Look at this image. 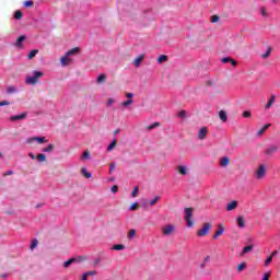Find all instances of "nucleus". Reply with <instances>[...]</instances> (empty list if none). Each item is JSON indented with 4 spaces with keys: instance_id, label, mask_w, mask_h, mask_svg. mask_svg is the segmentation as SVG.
Returning a JSON list of instances; mask_svg holds the SVG:
<instances>
[{
    "instance_id": "obj_57",
    "label": "nucleus",
    "mask_w": 280,
    "mask_h": 280,
    "mask_svg": "<svg viewBox=\"0 0 280 280\" xmlns=\"http://www.w3.org/2000/svg\"><path fill=\"white\" fill-rule=\"evenodd\" d=\"M231 65H232V67H237V61H235V59H231Z\"/></svg>"
},
{
    "instance_id": "obj_17",
    "label": "nucleus",
    "mask_w": 280,
    "mask_h": 280,
    "mask_svg": "<svg viewBox=\"0 0 280 280\" xmlns=\"http://www.w3.org/2000/svg\"><path fill=\"white\" fill-rule=\"evenodd\" d=\"M108 78V75L106 73L101 74L97 79L96 82L98 84H103V82H106V79Z\"/></svg>"
},
{
    "instance_id": "obj_47",
    "label": "nucleus",
    "mask_w": 280,
    "mask_h": 280,
    "mask_svg": "<svg viewBox=\"0 0 280 280\" xmlns=\"http://www.w3.org/2000/svg\"><path fill=\"white\" fill-rule=\"evenodd\" d=\"M82 159H91V153H89V151H84L82 154Z\"/></svg>"
},
{
    "instance_id": "obj_18",
    "label": "nucleus",
    "mask_w": 280,
    "mask_h": 280,
    "mask_svg": "<svg viewBox=\"0 0 280 280\" xmlns=\"http://www.w3.org/2000/svg\"><path fill=\"white\" fill-rule=\"evenodd\" d=\"M81 174L85 178H91V176H92V174L89 172V170H86V167L81 168Z\"/></svg>"
},
{
    "instance_id": "obj_7",
    "label": "nucleus",
    "mask_w": 280,
    "mask_h": 280,
    "mask_svg": "<svg viewBox=\"0 0 280 280\" xmlns=\"http://www.w3.org/2000/svg\"><path fill=\"white\" fill-rule=\"evenodd\" d=\"M60 63L62 65V67H67L71 65V58H69V56L66 55L60 58Z\"/></svg>"
},
{
    "instance_id": "obj_30",
    "label": "nucleus",
    "mask_w": 280,
    "mask_h": 280,
    "mask_svg": "<svg viewBox=\"0 0 280 280\" xmlns=\"http://www.w3.org/2000/svg\"><path fill=\"white\" fill-rule=\"evenodd\" d=\"M14 19L21 21V19H23V12H21V10L15 11Z\"/></svg>"
},
{
    "instance_id": "obj_43",
    "label": "nucleus",
    "mask_w": 280,
    "mask_h": 280,
    "mask_svg": "<svg viewBox=\"0 0 280 280\" xmlns=\"http://www.w3.org/2000/svg\"><path fill=\"white\" fill-rule=\"evenodd\" d=\"M252 113H250V110H245L244 113H243V117H245L246 119H248L249 117H252Z\"/></svg>"
},
{
    "instance_id": "obj_21",
    "label": "nucleus",
    "mask_w": 280,
    "mask_h": 280,
    "mask_svg": "<svg viewBox=\"0 0 280 280\" xmlns=\"http://www.w3.org/2000/svg\"><path fill=\"white\" fill-rule=\"evenodd\" d=\"M178 173L182 174V176H187V167L180 165L178 166Z\"/></svg>"
},
{
    "instance_id": "obj_61",
    "label": "nucleus",
    "mask_w": 280,
    "mask_h": 280,
    "mask_svg": "<svg viewBox=\"0 0 280 280\" xmlns=\"http://www.w3.org/2000/svg\"><path fill=\"white\" fill-rule=\"evenodd\" d=\"M86 279H88L86 275H83L82 280H86Z\"/></svg>"
},
{
    "instance_id": "obj_3",
    "label": "nucleus",
    "mask_w": 280,
    "mask_h": 280,
    "mask_svg": "<svg viewBox=\"0 0 280 280\" xmlns=\"http://www.w3.org/2000/svg\"><path fill=\"white\" fill-rule=\"evenodd\" d=\"M210 229H211V223H203L202 229H200L197 232L198 237H205L206 235H209Z\"/></svg>"
},
{
    "instance_id": "obj_31",
    "label": "nucleus",
    "mask_w": 280,
    "mask_h": 280,
    "mask_svg": "<svg viewBox=\"0 0 280 280\" xmlns=\"http://www.w3.org/2000/svg\"><path fill=\"white\" fill-rule=\"evenodd\" d=\"M159 126H161V122H153L147 127V130H154V128H159Z\"/></svg>"
},
{
    "instance_id": "obj_52",
    "label": "nucleus",
    "mask_w": 280,
    "mask_h": 280,
    "mask_svg": "<svg viewBox=\"0 0 280 280\" xmlns=\"http://www.w3.org/2000/svg\"><path fill=\"white\" fill-rule=\"evenodd\" d=\"M115 167H116L115 163H110V164H109V173H110V174H112V172L115 171Z\"/></svg>"
},
{
    "instance_id": "obj_2",
    "label": "nucleus",
    "mask_w": 280,
    "mask_h": 280,
    "mask_svg": "<svg viewBox=\"0 0 280 280\" xmlns=\"http://www.w3.org/2000/svg\"><path fill=\"white\" fill-rule=\"evenodd\" d=\"M184 213V220L186 221L187 226L191 229V226H194V221L191 220V218H194V208H185Z\"/></svg>"
},
{
    "instance_id": "obj_44",
    "label": "nucleus",
    "mask_w": 280,
    "mask_h": 280,
    "mask_svg": "<svg viewBox=\"0 0 280 280\" xmlns=\"http://www.w3.org/2000/svg\"><path fill=\"white\" fill-rule=\"evenodd\" d=\"M270 264H272V255H270L266 261H265V266H270Z\"/></svg>"
},
{
    "instance_id": "obj_56",
    "label": "nucleus",
    "mask_w": 280,
    "mask_h": 280,
    "mask_svg": "<svg viewBox=\"0 0 280 280\" xmlns=\"http://www.w3.org/2000/svg\"><path fill=\"white\" fill-rule=\"evenodd\" d=\"M261 14L262 16H268V13L266 12V8H261Z\"/></svg>"
},
{
    "instance_id": "obj_45",
    "label": "nucleus",
    "mask_w": 280,
    "mask_h": 280,
    "mask_svg": "<svg viewBox=\"0 0 280 280\" xmlns=\"http://www.w3.org/2000/svg\"><path fill=\"white\" fill-rule=\"evenodd\" d=\"M136 209H139V203L135 202L130 206V211H136Z\"/></svg>"
},
{
    "instance_id": "obj_20",
    "label": "nucleus",
    "mask_w": 280,
    "mask_h": 280,
    "mask_svg": "<svg viewBox=\"0 0 280 280\" xmlns=\"http://www.w3.org/2000/svg\"><path fill=\"white\" fill-rule=\"evenodd\" d=\"M37 161H39V163H45V161H47V155H45L44 153H38Z\"/></svg>"
},
{
    "instance_id": "obj_19",
    "label": "nucleus",
    "mask_w": 280,
    "mask_h": 280,
    "mask_svg": "<svg viewBox=\"0 0 280 280\" xmlns=\"http://www.w3.org/2000/svg\"><path fill=\"white\" fill-rule=\"evenodd\" d=\"M38 55V49H33L28 52V60H32L33 58H36Z\"/></svg>"
},
{
    "instance_id": "obj_59",
    "label": "nucleus",
    "mask_w": 280,
    "mask_h": 280,
    "mask_svg": "<svg viewBox=\"0 0 280 280\" xmlns=\"http://www.w3.org/2000/svg\"><path fill=\"white\" fill-rule=\"evenodd\" d=\"M12 174H14V172L8 171L7 173H4V176H12Z\"/></svg>"
},
{
    "instance_id": "obj_27",
    "label": "nucleus",
    "mask_w": 280,
    "mask_h": 280,
    "mask_svg": "<svg viewBox=\"0 0 280 280\" xmlns=\"http://www.w3.org/2000/svg\"><path fill=\"white\" fill-rule=\"evenodd\" d=\"M268 128H270V124L265 125L260 130H258V136L261 137V135H264Z\"/></svg>"
},
{
    "instance_id": "obj_22",
    "label": "nucleus",
    "mask_w": 280,
    "mask_h": 280,
    "mask_svg": "<svg viewBox=\"0 0 280 280\" xmlns=\"http://www.w3.org/2000/svg\"><path fill=\"white\" fill-rule=\"evenodd\" d=\"M275 95H271L269 102L266 104L265 108L268 109V108H271L272 107V104H275Z\"/></svg>"
},
{
    "instance_id": "obj_60",
    "label": "nucleus",
    "mask_w": 280,
    "mask_h": 280,
    "mask_svg": "<svg viewBox=\"0 0 280 280\" xmlns=\"http://www.w3.org/2000/svg\"><path fill=\"white\" fill-rule=\"evenodd\" d=\"M114 103H115V100H113V98H109L107 102L108 106H110V104H114Z\"/></svg>"
},
{
    "instance_id": "obj_58",
    "label": "nucleus",
    "mask_w": 280,
    "mask_h": 280,
    "mask_svg": "<svg viewBox=\"0 0 280 280\" xmlns=\"http://www.w3.org/2000/svg\"><path fill=\"white\" fill-rule=\"evenodd\" d=\"M28 156L32 159V161H36V155L34 153H30Z\"/></svg>"
},
{
    "instance_id": "obj_51",
    "label": "nucleus",
    "mask_w": 280,
    "mask_h": 280,
    "mask_svg": "<svg viewBox=\"0 0 280 280\" xmlns=\"http://www.w3.org/2000/svg\"><path fill=\"white\" fill-rule=\"evenodd\" d=\"M178 117H187V112L180 110V112L178 113Z\"/></svg>"
},
{
    "instance_id": "obj_34",
    "label": "nucleus",
    "mask_w": 280,
    "mask_h": 280,
    "mask_svg": "<svg viewBox=\"0 0 280 280\" xmlns=\"http://www.w3.org/2000/svg\"><path fill=\"white\" fill-rule=\"evenodd\" d=\"M124 248H126L124 244H117L113 246V250H124Z\"/></svg>"
},
{
    "instance_id": "obj_54",
    "label": "nucleus",
    "mask_w": 280,
    "mask_h": 280,
    "mask_svg": "<svg viewBox=\"0 0 280 280\" xmlns=\"http://www.w3.org/2000/svg\"><path fill=\"white\" fill-rule=\"evenodd\" d=\"M126 97H127L128 100H132V98L135 97V94H133V93H127V94H126Z\"/></svg>"
},
{
    "instance_id": "obj_26",
    "label": "nucleus",
    "mask_w": 280,
    "mask_h": 280,
    "mask_svg": "<svg viewBox=\"0 0 280 280\" xmlns=\"http://www.w3.org/2000/svg\"><path fill=\"white\" fill-rule=\"evenodd\" d=\"M56 145L48 144L46 148L43 149V152H54Z\"/></svg>"
},
{
    "instance_id": "obj_12",
    "label": "nucleus",
    "mask_w": 280,
    "mask_h": 280,
    "mask_svg": "<svg viewBox=\"0 0 280 280\" xmlns=\"http://www.w3.org/2000/svg\"><path fill=\"white\" fill-rule=\"evenodd\" d=\"M80 54V47L72 48L66 52V56H75Z\"/></svg>"
},
{
    "instance_id": "obj_11",
    "label": "nucleus",
    "mask_w": 280,
    "mask_h": 280,
    "mask_svg": "<svg viewBox=\"0 0 280 280\" xmlns=\"http://www.w3.org/2000/svg\"><path fill=\"white\" fill-rule=\"evenodd\" d=\"M164 235H172L174 233V225H167L163 228Z\"/></svg>"
},
{
    "instance_id": "obj_38",
    "label": "nucleus",
    "mask_w": 280,
    "mask_h": 280,
    "mask_svg": "<svg viewBox=\"0 0 280 280\" xmlns=\"http://www.w3.org/2000/svg\"><path fill=\"white\" fill-rule=\"evenodd\" d=\"M33 5H34V1H32V0H26L24 2V8H32Z\"/></svg>"
},
{
    "instance_id": "obj_53",
    "label": "nucleus",
    "mask_w": 280,
    "mask_h": 280,
    "mask_svg": "<svg viewBox=\"0 0 280 280\" xmlns=\"http://www.w3.org/2000/svg\"><path fill=\"white\" fill-rule=\"evenodd\" d=\"M0 106H10V102L2 101V102H0Z\"/></svg>"
},
{
    "instance_id": "obj_8",
    "label": "nucleus",
    "mask_w": 280,
    "mask_h": 280,
    "mask_svg": "<svg viewBox=\"0 0 280 280\" xmlns=\"http://www.w3.org/2000/svg\"><path fill=\"white\" fill-rule=\"evenodd\" d=\"M277 150H279V147L277 145H271L266 150V154L268 156H272V154L277 153Z\"/></svg>"
},
{
    "instance_id": "obj_5",
    "label": "nucleus",
    "mask_w": 280,
    "mask_h": 280,
    "mask_svg": "<svg viewBox=\"0 0 280 280\" xmlns=\"http://www.w3.org/2000/svg\"><path fill=\"white\" fill-rule=\"evenodd\" d=\"M223 233H224V225L222 223H220L218 225V231L213 235V240H218L220 237V235H222Z\"/></svg>"
},
{
    "instance_id": "obj_25",
    "label": "nucleus",
    "mask_w": 280,
    "mask_h": 280,
    "mask_svg": "<svg viewBox=\"0 0 280 280\" xmlns=\"http://www.w3.org/2000/svg\"><path fill=\"white\" fill-rule=\"evenodd\" d=\"M237 222L240 229H244L246 226V223L244 222V217H238Z\"/></svg>"
},
{
    "instance_id": "obj_9",
    "label": "nucleus",
    "mask_w": 280,
    "mask_h": 280,
    "mask_svg": "<svg viewBox=\"0 0 280 280\" xmlns=\"http://www.w3.org/2000/svg\"><path fill=\"white\" fill-rule=\"evenodd\" d=\"M27 117V113H22L20 115L12 116L10 118L11 121H20L21 119H25Z\"/></svg>"
},
{
    "instance_id": "obj_63",
    "label": "nucleus",
    "mask_w": 280,
    "mask_h": 280,
    "mask_svg": "<svg viewBox=\"0 0 280 280\" xmlns=\"http://www.w3.org/2000/svg\"><path fill=\"white\" fill-rule=\"evenodd\" d=\"M118 132H119V129L115 130V131H114V135H117Z\"/></svg>"
},
{
    "instance_id": "obj_37",
    "label": "nucleus",
    "mask_w": 280,
    "mask_h": 280,
    "mask_svg": "<svg viewBox=\"0 0 280 280\" xmlns=\"http://www.w3.org/2000/svg\"><path fill=\"white\" fill-rule=\"evenodd\" d=\"M272 52V48L271 47H269L268 49H267V51H266V54H262V58H264V60H266V58H268L269 56H270V54Z\"/></svg>"
},
{
    "instance_id": "obj_64",
    "label": "nucleus",
    "mask_w": 280,
    "mask_h": 280,
    "mask_svg": "<svg viewBox=\"0 0 280 280\" xmlns=\"http://www.w3.org/2000/svg\"><path fill=\"white\" fill-rule=\"evenodd\" d=\"M206 261H209V256L206 258Z\"/></svg>"
},
{
    "instance_id": "obj_50",
    "label": "nucleus",
    "mask_w": 280,
    "mask_h": 280,
    "mask_svg": "<svg viewBox=\"0 0 280 280\" xmlns=\"http://www.w3.org/2000/svg\"><path fill=\"white\" fill-rule=\"evenodd\" d=\"M232 58L231 57H225V58H222L221 61L226 65V62H231Z\"/></svg>"
},
{
    "instance_id": "obj_29",
    "label": "nucleus",
    "mask_w": 280,
    "mask_h": 280,
    "mask_svg": "<svg viewBox=\"0 0 280 280\" xmlns=\"http://www.w3.org/2000/svg\"><path fill=\"white\" fill-rule=\"evenodd\" d=\"M75 261V258H70L67 261L63 262V268H69V266H71V264H73Z\"/></svg>"
},
{
    "instance_id": "obj_6",
    "label": "nucleus",
    "mask_w": 280,
    "mask_h": 280,
    "mask_svg": "<svg viewBox=\"0 0 280 280\" xmlns=\"http://www.w3.org/2000/svg\"><path fill=\"white\" fill-rule=\"evenodd\" d=\"M207 132H209V129L207 127H202L199 130L198 139H200V140L207 139Z\"/></svg>"
},
{
    "instance_id": "obj_14",
    "label": "nucleus",
    "mask_w": 280,
    "mask_h": 280,
    "mask_svg": "<svg viewBox=\"0 0 280 280\" xmlns=\"http://www.w3.org/2000/svg\"><path fill=\"white\" fill-rule=\"evenodd\" d=\"M219 117H220L221 121H223V124H226V121L229 119V117L226 116V112L220 110L219 112Z\"/></svg>"
},
{
    "instance_id": "obj_33",
    "label": "nucleus",
    "mask_w": 280,
    "mask_h": 280,
    "mask_svg": "<svg viewBox=\"0 0 280 280\" xmlns=\"http://www.w3.org/2000/svg\"><path fill=\"white\" fill-rule=\"evenodd\" d=\"M161 200L160 196H155L151 201H150V206L154 207V205H156V202H159Z\"/></svg>"
},
{
    "instance_id": "obj_23",
    "label": "nucleus",
    "mask_w": 280,
    "mask_h": 280,
    "mask_svg": "<svg viewBox=\"0 0 280 280\" xmlns=\"http://www.w3.org/2000/svg\"><path fill=\"white\" fill-rule=\"evenodd\" d=\"M117 148V140L112 141V143L107 147V152H112V150H115Z\"/></svg>"
},
{
    "instance_id": "obj_48",
    "label": "nucleus",
    "mask_w": 280,
    "mask_h": 280,
    "mask_svg": "<svg viewBox=\"0 0 280 280\" xmlns=\"http://www.w3.org/2000/svg\"><path fill=\"white\" fill-rule=\"evenodd\" d=\"M117 191H119V186H118V185H114V186L112 187V192H113V194H117Z\"/></svg>"
},
{
    "instance_id": "obj_62",
    "label": "nucleus",
    "mask_w": 280,
    "mask_h": 280,
    "mask_svg": "<svg viewBox=\"0 0 280 280\" xmlns=\"http://www.w3.org/2000/svg\"><path fill=\"white\" fill-rule=\"evenodd\" d=\"M277 253H278L277 250L272 252L271 253L272 257H275V255H277Z\"/></svg>"
},
{
    "instance_id": "obj_13",
    "label": "nucleus",
    "mask_w": 280,
    "mask_h": 280,
    "mask_svg": "<svg viewBox=\"0 0 280 280\" xmlns=\"http://www.w3.org/2000/svg\"><path fill=\"white\" fill-rule=\"evenodd\" d=\"M234 209H237V202L235 200L226 206V211H234Z\"/></svg>"
},
{
    "instance_id": "obj_32",
    "label": "nucleus",
    "mask_w": 280,
    "mask_h": 280,
    "mask_svg": "<svg viewBox=\"0 0 280 280\" xmlns=\"http://www.w3.org/2000/svg\"><path fill=\"white\" fill-rule=\"evenodd\" d=\"M139 196V186H136L131 192V198H137Z\"/></svg>"
},
{
    "instance_id": "obj_4",
    "label": "nucleus",
    "mask_w": 280,
    "mask_h": 280,
    "mask_svg": "<svg viewBox=\"0 0 280 280\" xmlns=\"http://www.w3.org/2000/svg\"><path fill=\"white\" fill-rule=\"evenodd\" d=\"M257 178L261 179L266 176V165H260L256 173Z\"/></svg>"
},
{
    "instance_id": "obj_55",
    "label": "nucleus",
    "mask_w": 280,
    "mask_h": 280,
    "mask_svg": "<svg viewBox=\"0 0 280 280\" xmlns=\"http://www.w3.org/2000/svg\"><path fill=\"white\" fill-rule=\"evenodd\" d=\"M262 280H270V273H265L262 276Z\"/></svg>"
},
{
    "instance_id": "obj_24",
    "label": "nucleus",
    "mask_w": 280,
    "mask_h": 280,
    "mask_svg": "<svg viewBox=\"0 0 280 280\" xmlns=\"http://www.w3.org/2000/svg\"><path fill=\"white\" fill-rule=\"evenodd\" d=\"M32 141H38L39 143H45V138L36 137L28 139V143H32Z\"/></svg>"
},
{
    "instance_id": "obj_1",
    "label": "nucleus",
    "mask_w": 280,
    "mask_h": 280,
    "mask_svg": "<svg viewBox=\"0 0 280 280\" xmlns=\"http://www.w3.org/2000/svg\"><path fill=\"white\" fill-rule=\"evenodd\" d=\"M44 73L40 71H33L32 77H26V84H32L33 86H36L38 84L40 78H43Z\"/></svg>"
},
{
    "instance_id": "obj_28",
    "label": "nucleus",
    "mask_w": 280,
    "mask_h": 280,
    "mask_svg": "<svg viewBox=\"0 0 280 280\" xmlns=\"http://www.w3.org/2000/svg\"><path fill=\"white\" fill-rule=\"evenodd\" d=\"M254 246L249 245V246H245L243 248L242 255H246V253H250L253 250Z\"/></svg>"
},
{
    "instance_id": "obj_49",
    "label": "nucleus",
    "mask_w": 280,
    "mask_h": 280,
    "mask_svg": "<svg viewBox=\"0 0 280 280\" xmlns=\"http://www.w3.org/2000/svg\"><path fill=\"white\" fill-rule=\"evenodd\" d=\"M83 275H86V277H93V276L97 275V271H88Z\"/></svg>"
},
{
    "instance_id": "obj_36",
    "label": "nucleus",
    "mask_w": 280,
    "mask_h": 280,
    "mask_svg": "<svg viewBox=\"0 0 280 280\" xmlns=\"http://www.w3.org/2000/svg\"><path fill=\"white\" fill-rule=\"evenodd\" d=\"M242 270H246V262H241L237 267V271L242 272Z\"/></svg>"
},
{
    "instance_id": "obj_46",
    "label": "nucleus",
    "mask_w": 280,
    "mask_h": 280,
    "mask_svg": "<svg viewBox=\"0 0 280 280\" xmlns=\"http://www.w3.org/2000/svg\"><path fill=\"white\" fill-rule=\"evenodd\" d=\"M218 21H220V16L219 15L211 16V23H218Z\"/></svg>"
},
{
    "instance_id": "obj_39",
    "label": "nucleus",
    "mask_w": 280,
    "mask_h": 280,
    "mask_svg": "<svg viewBox=\"0 0 280 280\" xmlns=\"http://www.w3.org/2000/svg\"><path fill=\"white\" fill-rule=\"evenodd\" d=\"M135 235H137V230H130L129 234H128L129 240H132V237H135Z\"/></svg>"
},
{
    "instance_id": "obj_35",
    "label": "nucleus",
    "mask_w": 280,
    "mask_h": 280,
    "mask_svg": "<svg viewBox=\"0 0 280 280\" xmlns=\"http://www.w3.org/2000/svg\"><path fill=\"white\" fill-rule=\"evenodd\" d=\"M7 93L9 95H12V93H16V88H14L13 85H10L8 89H7Z\"/></svg>"
},
{
    "instance_id": "obj_15",
    "label": "nucleus",
    "mask_w": 280,
    "mask_h": 280,
    "mask_svg": "<svg viewBox=\"0 0 280 280\" xmlns=\"http://www.w3.org/2000/svg\"><path fill=\"white\" fill-rule=\"evenodd\" d=\"M143 58H145L144 55H140L138 58H136V59L133 60L135 67H139V66L141 65V62H143Z\"/></svg>"
},
{
    "instance_id": "obj_41",
    "label": "nucleus",
    "mask_w": 280,
    "mask_h": 280,
    "mask_svg": "<svg viewBox=\"0 0 280 280\" xmlns=\"http://www.w3.org/2000/svg\"><path fill=\"white\" fill-rule=\"evenodd\" d=\"M130 104H132V100L128 98L127 101L121 103V106L127 107V106H130Z\"/></svg>"
},
{
    "instance_id": "obj_40",
    "label": "nucleus",
    "mask_w": 280,
    "mask_h": 280,
    "mask_svg": "<svg viewBox=\"0 0 280 280\" xmlns=\"http://www.w3.org/2000/svg\"><path fill=\"white\" fill-rule=\"evenodd\" d=\"M36 246H38V240H33V242L31 244V250H34V248H36Z\"/></svg>"
},
{
    "instance_id": "obj_16",
    "label": "nucleus",
    "mask_w": 280,
    "mask_h": 280,
    "mask_svg": "<svg viewBox=\"0 0 280 280\" xmlns=\"http://www.w3.org/2000/svg\"><path fill=\"white\" fill-rule=\"evenodd\" d=\"M26 36L22 35L16 39L15 47H23V42L25 40Z\"/></svg>"
},
{
    "instance_id": "obj_10",
    "label": "nucleus",
    "mask_w": 280,
    "mask_h": 280,
    "mask_svg": "<svg viewBox=\"0 0 280 280\" xmlns=\"http://www.w3.org/2000/svg\"><path fill=\"white\" fill-rule=\"evenodd\" d=\"M231 164V159L229 156H224L220 160L221 167H228Z\"/></svg>"
},
{
    "instance_id": "obj_42",
    "label": "nucleus",
    "mask_w": 280,
    "mask_h": 280,
    "mask_svg": "<svg viewBox=\"0 0 280 280\" xmlns=\"http://www.w3.org/2000/svg\"><path fill=\"white\" fill-rule=\"evenodd\" d=\"M165 60H167V57L165 55H162L158 58V62H165Z\"/></svg>"
}]
</instances>
